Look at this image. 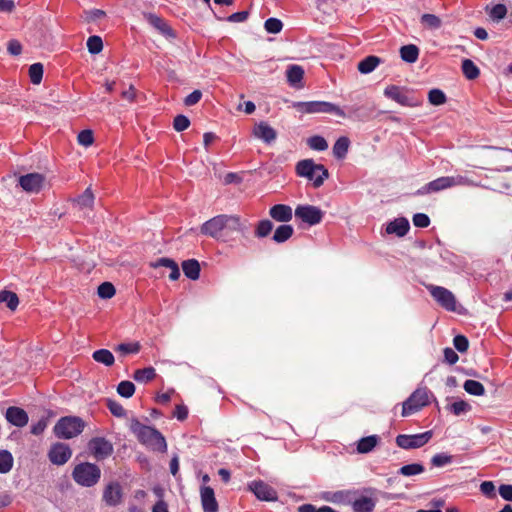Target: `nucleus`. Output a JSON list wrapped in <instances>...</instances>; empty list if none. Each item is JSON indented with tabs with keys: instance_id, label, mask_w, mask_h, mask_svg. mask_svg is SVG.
<instances>
[{
	"instance_id": "a878e982",
	"label": "nucleus",
	"mask_w": 512,
	"mask_h": 512,
	"mask_svg": "<svg viewBox=\"0 0 512 512\" xmlns=\"http://www.w3.org/2000/svg\"><path fill=\"white\" fill-rule=\"evenodd\" d=\"M184 275L190 280H197L200 277V264L196 259H188L182 262Z\"/></svg>"
},
{
	"instance_id": "79ce46f5",
	"label": "nucleus",
	"mask_w": 512,
	"mask_h": 512,
	"mask_svg": "<svg viewBox=\"0 0 512 512\" xmlns=\"http://www.w3.org/2000/svg\"><path fill=\"white\" fill-rule=\"evenodd\" d=\"M273 223L269 219L260 220L255 228L254 234L257 238L267 237L273 230Z\"/></svg>"
},
{
	"instance_id": "49530a36",
	"label": "nucleus",
	"mask_w": 512,
	"mask_h": 512,
	"mask_svg": "<svg viewBox=\"0 0 512 512\" xmlns=\"http://www.w3.org/2000/svg\"><path fill=\"white\" fill-rule=\"evenodd\" d=\"M307 145L310 149L315 151H325L328 148V143L323 136L314 135L307 139Z\"/></svg>"
},
{
	"instance_id": "72a5a7b5",
	"label": "nucleus",
	"mask_w": 512,
	"mask_h": 512,
	"mask_svg": "<svg viewBox=\"0 0 512 512\" xmlns=\"http://www.w3.org/2000/svg\"><path fill=\"white\" fill-rule=\"evenodd\" d=\"M156 376V371L153 367L149 366L143 369H138L134 372L133 378L138 383H148Z\"/></svg>"
},
{
	"instance_id": "412c9836",
	"label": "nucleus",
	"mask_w": 512,
	"mask_h": 512,
	"mask_svg": "<svg viewBox=\"0 0 512 512\" xmlns=\"http://www.w3.org/2000/svg\"><path fill=\"white\" fill-rule=\"evenodd\" d=\"M410 229V224L407 218L399 217L387 223L385 232L389 235H396L397 237H404Z\"/></svg>"
},
{
	"instance_id": "393cba45",
	"label": "nucleus",
	"mask_w": 512,
	"mask_h": 512,
	"mask_svg": "<svg viewBox=\"0 0 512 512\" xmlns=\"http://www.w3.org/2000/svg\"><path fill=\"white\" fill-rule=\"evenodd\" d=\"M149 23L157 29L163 36L167 38H174L175 33L170 25L161 17L150 14L148 17Z\"/></svg>"
},
{
	"instance_id": "20e7f679",
	"label": "nucleus",
	"mask_w": 512,
	"mask_h": 512,
	"mask_svg": "<svg viewBox=\"0 0 512 512\" xmlns=\"http://www.w3.org/2000/svg\"><path fill=\"white\" fill-rule=\"evenodd\" d=\"M86 426L85 421L78 416H63L53 427L56 438L69 440L80 435Z\"/></svg>"
},
{
	"instance_id": "f03ea898",
	"label": "nucleus",
	"mask_w": 512,
	"mask_h": 512,
	"mask_svg": "<svg viewBox=\"0 0 512 512\" xmlns=\"http://www.w3.org/2000/svg\"><path fill=\"white\" fill-rule=\"evenodd\" d=\"M130 429L136 435L138 441L149 450L161 453L167 451L165 437L156 428L141 424L137 419H132Z\"/></svg>"
},
{
	"instance_id": "4c0bfd02",
	"label": "nucleus",
	"mask_w": 512,
	"mask_h": 512,
	"mask_svg": "<svg viewBox=\"0 0 512 512\" xmlns=\"http://www.w3.org/2000/svg\"><path fill=\"white\" fill-rule=\"evenodd\" d=\"M423 27L430 30H437L442 26V20L435 14H423L420 18Z\"/></svg>"
},
{
	"instance_id": "7c9ffc66",
	"label": "nucleus",
	"mask_w": 512,
	"mask_h": 512,
	"mask_svg": "<svg viewBox=\"0 0 512 512\" xmlns=\"http://www.w3.org/2000/svg\"><path fill=\"white\" fill-rule=\"evenodd\" d=\"M381 62L377 56H367L358 63V70L362 74L371 73Z\"/></svg>"
},
{
	"instance_id": "58836bf2",
	"label": "nucleus",
	"mask_w": 512,
	"mask_h": 512,
	"mask_svg": "<svg viewBox=\"0 0 512 512\" xmlns=\"http://www.w3.org/2000/svg\"><path fill=\"white\" fill-rule=\"evenodd\" d=\"M461 68H462V72H463L464 76L469 80L476 79L480 74L479 68L470 59H464L462 61Z\"/></svg>"
},
{
	"instance_id": "ddd939ff",
	"label": "nucleus",
	"mask_w": 512,
	"mask_h": 512,
	"mask_svg": "<svg viewBox=\"0 0 512 512\" xmlns=\"http://www.w3.org/2000/svg\"><path fill=\"white\" fill-rule=\"evenodd\" d=\"M294 215L303 223H306L309 226H315L322 222L324 212L317 206L304 204L296 207Z\"/></svg>"
},
{
	"instance_id": "864d4df0",
	"label": "nucleus",
	"mask_w": 512,
	"mask_h": 512,
	"mask_svg": "<svg viewBox=\"0 0 512 512\" xmlns=\"http://www.w3.org/2000/svg\"><path fill=\"white\" fill-rule=\"evenodd\" d=\"M507 15V7L504 4H496L494 5L490 12L489 16L493 21L499 22L504 19Z\"/></svg>"
},
{
	"instance_id": "338daca9",
	"label": "nucleus",
	"mask_w": 512,
	"mask_h": 512,
	"mask_svg": "<svg viewBox=\"0 0 512 512\" xmlns=\"http://www.w3.org/2000/svg\"><path fill=\"white\" fill-rule=\"evenodd\" d=\"M202 97V92L200 90H194L189 95L186 96L184 103L187 106L195 105L200 101Z\"/></svg>"
},
{
	"instance_id": "c85d7f7f",
	"label": "nucleus",
	"mask_w": 512,
	"mask_h": 512,
	"mask_svg": "<svg viewBox=\"0 0 512 512\" xmlns=\"http://www.w3.org/2000/svg\"><path fill=\"white\" fill-rule=\"evenodd\" d=\"M400 57L406 63H415L419 57V48L414 44L404 45L400 48Z\"/></svg>"
},
{
	"instance_id": "473e14b6",
	"label": "nucleus",
	"mask_w": 512,
	"mask_h": 512,
	"mask_svg": "<svg viewBox=\"0 0 512 512\" xmlns=\"http://www.w3.org/2000/svg\"><path fill=\"white\" fill-rule=\"evenodd\" d=\"M1 303H5L11 311H15L19 305V297L15 292L2 290L0 291V304Z\"/></svg>"
},
{
	"instance_id": "ea45409f",
	"label": "nucleus",
	"mask_w": 512,
	"mask_h": 512,
	"mask_svg": "<svg viewBox=\"0 0 512 512\" xmlns=\"http://www.w3.org/2000/svg\"><path fill=\"white\" fill-rule=\"evenodd\" d=\"M464 390L473 396H482L485 394V388L482 383L476 380L468 379L464 382Z\"/></svg>"
},
{
	"instance_id": "4be33fe9",
	"label": "nucleus",
	"mask_w": 512,
	"mask_h": 512,
	"mask_svg": "<svg viewBox=\"0 0 512 512\" xmlns=\"http://www.w3.org/2000/svg\"><path fill=\"white\" fill-rule=\"evenodd\" d=\"M253 135L266 144L272 143L277 137L275 129L264 121H261L254 127Z\"/></svg>"
},
{
	"instance_id": "0e129e2a",
	"label": "nucleus",
	"mask_w": 512,
	"mask_h": 512,
	"mask_svg": "<svg viewBox=\"0 0 512 512\" xmlns=\"http://www.w3.org/2000/svg\"><path fill=\"white\" fill-rule=\"evenodd\" d=\"M46 428L47 420L45 418H41L36 423L32 424L30 431L33 435H41Z\"/></svg>"
},
{
	"instance_id": "680f3d73",
	"label": "nucleus",
	"mask_w": 512,
	"mask_h": 512,
	"mask_svg": "<svg viewBox=\"0 0 512 512\" xmlns=\"http://www.w3.org/2000/svg\"><path fill=\"white\" fill-rule=\"evenodd\" d=\"M106 13L105 11L101 9H91L88 11H85V20L87 22H96L97 20L105 17Z\"/></svg>"
},
{
	"instance_id": "c756f323",
	"label": "nucleus",
	"mask_w": 512,
	"mask_h": 512,
	"mask_svg": "<svg viewBox=\"0 0 512 512\" xmlns=\"http://www.w3.org/2000/svg\"><path fill=\"white\" fill-rule=\"evenodd\" d=\"M294 233V228L289 224L278 226L273 234V241L276 243H284L289 240Z\"/></svg>"
},
{
	"instance_id": "a19ab883",
	"label": "nucleus",
	"mask_w": 512,
	"mask_h": 512,
	"mask_svg": "<svg viewBox=\"0 0 512 512\" xmlns=\"http://www.w3.org/2000/svg\"><path fill=\"white\" fill-rule=\"evenodd\" d=\"M93 359L105 366H111L114 363V355L108 349H98L93 352Z\"/></svg>"
},
{
	"instance_id": "052dcab7",
	"label": "nucleus",
	"mask_w": 512,
	"mask_h": 512,
	"mask_svg": "<svg viewBox=\"0 0 512 512\" xmlns=\"http://www.w3.org/2000/svg\"><path fill=\"white\" fill-rule=\"evenodd\" d=\"M414 226L418 228H426L430 225V218L425 213H416L412 218Z\"/></svg>"
},
{
	"instance_id": "9b49d317",
	"label": "nucleus",
	"mask_w": 512,
	"mask_h": 512,
	"mask_svg": "<svg viewBox=\"0 0 512 512\" xmlns=\"http://www.w3.org/2000/svg\"><path fill=\"white\" fill-rule=\"evenodd\" d=\"M432 431H425L418 434H399L395 442L398 447L410 450L421 448L426 445L432 438Z\"/></svg>"
},
{
	"instance_id": "13d9d810",
	"label": "nucleus",
	"mask_w": 512,
	"mask_h": 512,
	"mask_svg": "<svg viewBox=\"0 0 512 512\" xmlns=\"http://www.w3.org/2000/svg\"><path fill=\"white\" fill-rule=\"evenodd\" d=\"M453 345L460 353L466 352L469 348V341L464 335H456L453 339Z\"/></svg>"
},
{
	"instance_id": "9d476101",
	"label": "nucleus",
	"mask_w": 512,
	"mask_h": 512,
	"mask_svg": "<svg viewBox=\"0 0 512 512\" xmlns=\"http://www.w3.org/2000/svg\"><path fill=\"white\" fill-rule=\"evenodd\" d=\"M429 404L428 389H416L402 405V416L407 417Z\"/></svg>"
},
{
	"instance_id": "5fc2aeb1",
	"label": "nucleus",
	"mask_w": 512,
	"mask_h": 512,
	"mask_svg": "<svg viewBox=\"0 0 512 512\" xmlns=\"http://www.w3.org/2000/svg\"><path fill=\"white\" fill-rule=\"evenodd\" d=\"M298 512H338L337 510L333 509L330 506L323 505L319 508H317L313 504H302L297 509Z\"/></svg>"
},
{
	"instance_id": "f8f14e48",
	"label": "nucleus",
	"mask_w": 512,
	"mask_h": 512,
	"mask_svg": "<svg viewBox=\"0 0 512 512\" xmlns=\"http://www.w3.org/2000/svg\"><path fill=\"white\" fill-rule=\"evenodd\" d=\"M427 290L433 299L445 310L454 312L456 311V298L454 294L445 287L428 285Z\"/></svg>"
},
{
	"instance_id": "e433bc0d",
	"label": "nucleus",
	"mask_w": 512,
	"mask_h": 512,
	"mask_svg": "<svg viewBox=\"0 0 512 512\" xmlns=\"http://www.w3.org/2000/svg\"><path fill=\"white\" fill-rule=\"evenodd\" d=\"M75 204L80 208H92L94 204V194L90 188H87L81 195L75 200Z\"/></svg>"
},
{
	"instance_id": "1a4fd4ad",
	"label": "nucleus",
	"mask_w": 512,
	"mask_h": 512,
	"mask_svg": "<svg viewBox=\"0 0 512 512\" xmlns=\"http://www.w3.org/2000/svg\"><path fill=\"white\" fill-rule=\"evenodd\" d=\"M464 182L462 176H442L419 188L416 195H426L431 193H437L445 189L460 185Z\"/></svg>"
},
{
	"instance_id": "f3484780",
	"label": "nucleus",
	"mask_w": 512,
	"mask_h": 512,
	"mask_svg": "<svg viewBox=\"0 0 512 512\" xmlns=\"http://www.w3.org/2000/svg\"><path fill=\"white\" fill-rule=\"evenodd\" d=\"M88 449L98 459H105L113 452L112 444L104 437H93L88 442Z\"/></svg>"
},
{
	"instance_id": "cd10ccee",
	"label": "nucleus",
	"mask_w": 512,
	"mask_h": 512,
	"mask_svg": "<svg viewBox=\"0 0 512 512\" xmlns=\"http://www.w3.org/2000/svg\"><path fill=\"white\" fill-rule=\"evenodd\" d=\"M304 76V69L299 65H290L286 70L287 81L292 87H297Z\"/></svg>"
},
{
	"instance_id": "c03bdc74",
	"label": "nucleus",
	"mask_w": 512,
	"mask_h": 512,
	"mask_svg": "<svg viewBox=\"0 0 512 512\" xmlns=\"http://www.w3.org/2000/svg\"><path fill=\"white\" fill-rule=\"evenodd\" d=\"M447 409L455 416H460L469 412L471 405L464 400H457L447 406Z\"/></svg>"
},
{
	"instance_id": "5701e85b",
	"label": "nucleus",
	"mask_w": 512,
	"mask_h": 512,
	"mask_svg": "<svg viewBox=\"0 0 512 512\" xmlns=\"http://www.w3.org/2000/svg\"><path fill=\"white\" fill-rule=\"evenodd\" d=\"M269 215L277 222L287 223L293 217V210L289 205L276 204L269 209Z\"/></svg>"
},
{
	"instance_id": "7ed1b4c3",
	"label": "nucleus",
	"mask_w": 512,
	"mask_h": 512,
	"mask_svg": "<svg viewBox=\"0 0 512 512\" xmlns=\"http://www.w3.org/2000/svg\"><path fill=\"white\" fill-rule=\"evenodd\" d=\"M296 174L313 182L315 188L323 185L329 178L328 169L322 164H316L313 159L300 160L295 167Z\"/></svg>"
},
{
	"instance_id": "bb28decb",
	"label": "nucleus",
	"mask_w": 512,
	"mask_h": 512,
	"mask_svg": "<svg viewBox=\"0 0 512 512\" xmlns=\"http://www.w3.org/2000/svg\"><path fill=\"white\" fill-rule=\"evenodd\" d=\"M350 146V140L346 136L339 137L333 145V155L338 160H343Z\"/></svg>"
},
{
	"instance_id": "8fccbe9b",
	"label": "nucleus",
	"mask_w": 512,
	"mask_h": 512,
	"mask_svg": "<svg viewBox=\"0 0 512 512\" xmlns=\"http://www.w3.org/2000/svg\"><path fill=\"white\" fill-rule=\"evenodd\" d=\"M264 28L267 33L278 34L283 29V23L278 18L270 17L264 22Z\"/></svg>"
},
{
	"instance_id": "423d86ee",
	"label": "nucleus",
	"mask_w": 512,
	"mask_h": 512,
	"mask_svg": "<svg viewBox=\"0 0 512 512\" xmlns=\"http://www.w3.org/2000/svg\"><path fill=\"white\" fill-rule=\"evenodd\" d=\"M293 107L300 113L317 114L328 113L345 118L346 114L339 106L327 101H299Z\"/></svg>"
},
{
	"instance_id": "2eb2a0df",
	"label": "nucleus",
	"mask_w": 512,
	"mask_h": 512,
	"mask_svg": "<svg viewBox=\"0 0 512 512\" xmlns=\"http://www.w3.org/2000/svg\"><path fill=\"white\" fill-rule=\"evenodd\" d=\"M248 490L261 501H276L278 499L276 490L262 480L248 483Z\"/></svg>"
},
{
	"instance_id": "0eeeda50",
	"label": "nucleus",
	"mask_w": 512,
	"mask_h": 512,
	"mask_svg": "<svg viewBox=\"0 0 512 512\" xmlns=\"http://www.w3.org/2000/svg\"><path fill=\"white\" fill-rule=\"evenodd\" d=\"M384 95L405 107H417L422 102L411 89L397 85L387 86L384 89Z\"/></svg>"
},
{
	"instance_id": "2f4dec72",
	"label": "nucleus",
	"mask_w": 512,
	"mask_h": 512,
	"mask_svg": "<svg viewBox=\"0 0 512 512\" xmlns=\"http://www.w3.org/2000/svg\"><path fill=\"white\" fill-rule=\"evenodd\" d=\"M378 441L377 435L363 437L358 441L357 450L359 453H369L376 447Z\"/></svg>"
},
{
	"instance_id": "6ab92c4d",
	"label": "nucleus",
	"mask_w": 512,
	"mask_h": 512,
	"mask_svg": "<svg viewBox=\"0 0 512 512\" xmlns=\"http://www.w3.org/2000/svg\"><path fill=\"white\" fill-rule=\"evenodd\" d=\"M5 417L10 424L19 428L26 426L29 421L27 412L16 406L8 407Z\"/></svg>"
},
{
	"instance_id": "a211bd4d",
	"label": "nucleus",
	"mask_w": 512,
	"mask_h": 512,
	"mask_svg": "<svg viewBox=\"0 0 512 512\" xmlns=\"http://www.w3.org/2000/svg\"><path fill=\"white\" fill-rule=\"evenodd\" d=\"M357 494V489L338 490L335 492H326L322 498L325 501L335 504L348 505L351 507L354 496Z\"/></svg>"
},
{
	"instance_id": "a18cd8bd",
	"label": "nucleus",
	"mask_w": 512,
	"mask_h": 512,
	"mask_svg": "<svg viewBox=\"0 0 512 512\" xmlns=\"http://www.w3.org/2000/svg\"><path fill=\"white\" fill-rule=\"evenodd\" d=\"M43 73H44V67H43L42 63L37 62V63L32 64L29 67L30 81L35 85L40 84L42 81V78H43Z\"/></svg>"
},
{
	"instance_id": "f257e3e1",
	"label": "nucleus",
	"mask_w": 512,
	"mask_h": 512,
	"mask_svg": "<svg viewBox=\"0 0 512 512\" xmlns=\"http://www.w3.org/2000/svg\"><path fill=\"white\" fill-rule=\"evenodd\" d=\"M247 230L246 222L234 214H220L205 221L200 227V233L217 241L228 242L234 240V234H244Z\"/></svg>"
},
{
	"instance_id": "aec40b11",
	"label": "nucleus",
	"mask_w": 512,
	"mask_h": 512,
	"mask_svg": "<svg viewBox=\"0 0 512 512\" xmlns=\"http://www.w3.org/2000/svg\"><path fill=\"white\" fill-rule=\"evenodd\" d=\"M203 512H218V503L212 487L203 486L200 490Z\"/></svg>"
},
{
	"instance_id": "37998d69",
	"label": "nucleus",
	"mask_w": 512,
	"mask_h": 512,
	"mask_svg": "<svg viewBox=\"0 0 512 512\" xmlns=\"http://www.w3.org/2000/svg\"><path fill=\"white\" fill-rule=\"evenodd\" d=\"M424 471H425V467L421 463H411V464L402 466L398 470V473L403 476L410 477V476L419 475V474L423 473Z\"/></svg>"
},
{
	"instance_id": "3c124183",
	"label": "nucleus",
	"mask_w": 512,
	"mask_h": 512,
	"mask_svg": "<svg viewBox=\"0 0 512 512\" xmlns=\"http://www.w3.org/2000/svg\"><path fill=\"white\" fill-rule=\"evenodd\" d=\"M428 100L430 104L439 106L446 102L447 98L445 93L438 88L431 89L428 93Z\"/></svg>"
},
{
	"instance_id": "09e8293b",
	"label": "nucleus",
	"mask_w": 512,
	"mask_h": 512,
	"mask_svg": "<svg viewBox=\"0 0 512 512\" xmlns=\"http://www.w3.org/2000/svg\"><path fill=\"white\" fill-rule=\"evenodd\" d=\"M106 406L109 409L110 413L118 418H124L126 416V410L124 407L117 402L116 400L107 398L106 399Z\"/></svg>"
},
{
	"instance_id": "dca6fc26",
	"label": "nucleus",
	"mask_w": 512,
	"mask_h": 512,
	"mask_svg": "<svg viewBox=\"0 0 512 512\" xmlns=\"http://www.w3.org/2000/svg\"><path fill=\"white\" fill-rule=\"evenodd\" d=\"M45 182L44 175L40 173H28L19 177L20 187L27 193H39Z\"/></svg>"
},
{
	"instance_id": "4468645a",
	"label": "nucleus",
	"mask_w": 512,
	"mask_h": 512,
	"mask_svg": "<svg viewBox=\"0 0 512 512\" xmlns=\"http://www.w3.org/2000/svg\"><path fill=\"white\" fill-rule=\"evenodd\" d=\"M73 451L69 444L64 442H55L50 445L47 452L49 461L56 466H63L72 457Z\"/></svg>"
},
{
	"instance_id": "6e6d98bb",
	"label": "nucleus",
	"mask_w": 512,
	"mask_h": 512,
	"mask_svg": "<svg viewBox=\"0 0 512 512\" xmlns=\"http://www.w3.org/2000/svg\"><path fill=\"white\" fill-rule=\"evenodd\" d=\"M78 143L84 147H89L93 144L94 136L90 129H85L79 132L77 136Z\"/></svg>"
},
{
	"instance_id": "b1692460",
	"label": "nucleus",
	"mask_w": 512,
	"mask_h": 512,
	"mask_svg": "<svg viewBox=\"0 0 512 512\" xmlns=\"http://www.w3.org/2000/svg\"><path fill=\"white\" fill-rule=\"evenodd\" d=\"M121 496V487L117 483H110L103 492V500L110 506L120 503Z\"/></svg>"
},
{
	"instance_id": "39448f33",
	"label": "nucleus",
	"mask_w": 512,
	"mask_h": 512,
	"mask_svg": "<svg viewBox=\"0 0 512 512\" xmlns=\"http://www.w3.org/2000/svg\"><path fill=\"white\" fill-rule=\"evenodd\" d=\"M72 478L78 485L90 488L99 482L101 469L97 464L81 462L73 468Z\"/></svg>"
},
{
	"instance_id": "774afa93",
	"label": "nucleus",
	"mask_w": 512,
	"mask_h": 512,
	"mask_svg": "<svg viewBox=\"0 0 512 512\" xmlns=\"http://www.w3.org/2000/svg\"><path fill=\"white\" fill-rule=\"evenodd\" d=\"M498 491L504 500L512 501V484H501Z\"/></svg>"
},
{
	"instance_id": "de8ad7c7",
	"label": "nucleus",
	"mask_w": 512,
	"mask_h": 512,
	"mask_svg": "<svg viewBox=\"0 0 512 512\" xmlns=\"http://www.w3.org/2000/svg\"><path fill=\"white\" fill-rule=\"evenodd\" d=\"M87 49L90 54H99L103 49V40L98 35H92L87 40Z\"/></svg>"
},
{
	"instance_id": "bf43d9fd",
	"label": "nucleus",
	"mask_w": 512,
	"mask_h": 512,
	"mask_svg": "<svg viewBox=\"0 0 512 512\" xmlns=\"http://www.w3.org/2000/svg\"><path fill=\"white\" fill-rule=\"evenodd\" d=\"M481 493L487 498L493 499L496 497L495 485L492 481H484L480 484Z\"/></svg>"
},
{
	"instance_id": "e2e57ef3",
	"label": "nucleus",
	"mask_w": 512,
	"mask_h": 512,
	"mask_svg": "<svg viewBox=\"0 0 512 512\" xmlns=\"http://www.w3.org/2000/svg\"><path fill=\"white\" fill-rule=\"evenodd\" d=\"M7 50L11 55L18 56L22 52V45L18 40L11 39L8 41Z\"/></svg>"
},
{
	"instance_id": "f704fd0d",
	"label": "nucleus",
	"mask_w": 512,
	"mask_h": 512,
	"mask_svg": "<svg viewBox=\"0 0 512 512\" xmlns=\"http://www.w3.org/2000/svg\"><path fill=\"white\" fill-rule=\"evenodd\" d=\"M14 464V458L10 451L0 450V474H6L11 471Z\"/></svg>"
},
{
	"instance_id": "69168bd1",
	"label": "nucleus",
	"mask_w": 512,
	"mask_h": 512,
	"mask_svg": "<svg viewBox=\"0 0 512 512\" xmlns=\"http://www.w3.org/2000/svg\"><path fill=\"white\" fill-rule=\"evenodd\" d=\"M444 360L449 365L455 364L459 360L458 354L452 348H445L444 351Z\"/></svg>"
},
{
	"instance_id": "603ef678",
	"label": "nucleus",
	"mask_w": 512,
	"mask_h": 512,
	"mask_svg": "<svg viewBox=\"0 0 512 512\" xmlns=\"http://www.w3.org/2000/svg\"><path fill=\"white\" fill-rule=\"evenodd\" d=\"M115 287L110 282H103L98 286V296L101 299H110L115 295Z\"/></svg>"
},
{
	"instance_id": "c9c22d12",
	"label": "nucleus",
	"mask_w": 512,
	"mask_h": 512,
	"mask_svg": "<svg viewBox=\"0 0 512 512\" xmlns=\"http://www.w3.org/2000/svg\"><path fill=\"white\" fill-rule=\"evenodd\" d=\"M454 458L455 457L451 454H448L446 452H440V453L435 454L431 458L430 464L432 467L441 468V467H445L447 465L452 464L454 461Z\"/></svg>"
},
{
	"instance_id": "6e6552de",
	"label": "nucleus",
	"mask_w": 512,
	"mask_h": 512,
	"mask_svg": "<svg viewBox=\"0 0 512 512\" xmlns=\"http://www.w3.org/2000/svg\"><path fill=\"white\" fill-rule=\"evenodd\" d=\"M375 493L376 489L372 487L357 489L351 504L352 512H373L377 504V499L373 497Z\"/></svg>"
},
{
	"instance_id": "4d7b16f0",
	"label": "nucleus",
	"mask_w": 512,
	"mask_h": 512,
	"mask_svg": "<svg viewBox=\"0 0 512 512\" xmlns=\"http://www.w3.org/2000/svg\"><path fill=\"white\" fill-rule=\"evenodd\" d=\"M190 125V120L187 116L179 114L173 120V127L177 132L186 130Z\"/></svg>"
}]
</instances>
